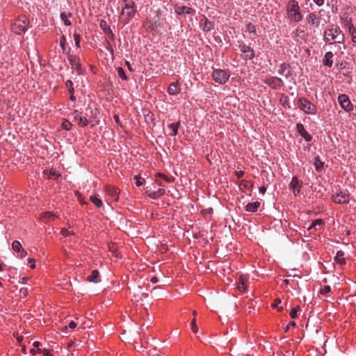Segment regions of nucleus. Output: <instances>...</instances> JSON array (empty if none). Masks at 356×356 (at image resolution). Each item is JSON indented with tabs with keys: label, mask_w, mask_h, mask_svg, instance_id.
<instances>
[{
	"label": "nucleus",
	"mask_w": 356,
	"mask_h": 356,
	"mask_svg": "<svg viewBox=\"0 0 356 356\" xmlns=\"http://www.w3.org/2000/svg\"><path fill=\"white\" fill-rule=\"evenodd\" d=\"M344 33L337 24H331L328 25L323 32V41L326 44H341L344 42Z\"/></svg>",
	"instance_id": "nucleus-1"
},
{
	"label": "nucleus",
	"mask_w": 356,
	"mask_h": 356,
	"mask_svg": "<svg viewBox=\"0 0 356 356\" xmlns=\"http://www.w3.org/2000/svg\"><path fill=\"white\" fill-rule=\"evenodd\" d=\"M286 11L288 19L292 22L298 23L303 19L300 8L296 0H289L288 1Z\"/></svg>",
	"instance_id": "nucleus-2"
},
{
	"label": "nucleus",
	"mask_w": 356,
	"mask_h": 356,
	"mask_svg": "<svg viewBox=\"0 0 356 356\" xmlns=\"http://www.w3.org/2000/svg\"><path fill=\"white\" fill-rule=\"evenodd\" d=\"M136 12V3L133 0H129L122 8L120 17L124 24H127L134 17Z\"/></svg>",
	"instance_id": "nucleus-3"
},
{
	"label": "nucleus",
	"mask_w": 356,
	"mask_h": 356,
	"mask_svg": "<svg viewBox=\"0 0 356 356\" xmlns=\"http://www.w3.org/2000/svg\"><path fill=\"white\" fill-rule=\"evenodd\" d=\"M29 19L24 15L19 17L12 24L11 29L17 35L26 32L29 29Z\"/></svg>",
	"instance_id": "nucleus-4"
},
{
	"label": "nucleus",
	"mask_w": 356,
	"mask_h": 356,
	"mask_svg": "<svg viewBox=\"0 0 356 356\" xmlns=\"http://www.w3.org/2000/svg\"><path fill=\"white\" fill-rule=\"evenodd\" d=\"M298 106L306 114L314 115L316 113L317 108L315 104L305 97H300L298 99Z\"/></svg>",
	"instance_id": "nucleus-5"
},
{
	"label": "nucleus",
	"mask_w": 356,
	"mask_h": 356,
	"mask_svg": "<svg viewBox=\"0 0 356 356\" xmlns=\"http://www.w3.org/2000/svg\"><path fill=\"white\" fill-rule=\"evenodd\" d=\"M66 55L72 69L75 70L78 75L85 74L86 69L83 67L80 58L76 55L70 54L68 51L66 53Z\"/></svg>",
	"instance_id": "nucleus-6"
},
{
	"label": "nucleus",
	"mask_w": 356,
	"mask_h": 356,
	"mask_svg": "<svg viewBox=\"0 0 356 356\" xmlns=\"http://www.w3.org/2000/svg\"><path fill=\"white\" fill-rule=\"evenodd\" d=\"M230 72L229 70L213 69L212 72L213 80L218 84L223 85L229 80Z\"/></svg>",
	"instance_id": "nucleus-7"
},
{
	"label": "nucleus",
	"mask_w": 356,
	"mask_h": 356,
	"mask_svg": "<svg viewBox=\"0 0 356 356\" xmlns=\"http://www.w3.org/2000/svg\"><path fill=\"white\" fill-rule=\"evenodd\" d=\"M264 83L275 90H280L284 86L283 80L277 76H268L264 80Z\"/></svg>",
	"instance_id": "nucleus-8"
},
{
	"label": "nucleus",
	"mask_w": 356,
	"mask_h": 356,
	"mask_svg": "<svg viewBox=\"0 0 356 356\" xmlns=\"http://www.w3.org/2000/svg\"><path fill=\"white\" fill-rule=\"evenodd\" d=\"M238 49L242 53V58L245 61L251 60L255 56L254 50L249 45L242 42L238 44Z\"/></svg>",
	"instance_id": "nucleus-9"
},
{
	"label": "nucleus",
	"mask_w": 356,
	"mask_h": 356,
	"mask_svg": "<svg viewBox=\"0 0 356 356\" xmlns=\"http://www.w3.org/2000/svg\"><path fill=\"white\" fill-rule=\"evenodd\" d=\"M340 106L346 112H351L353 111L354 106L351 103L349 97L346 94H341L337 98Z\"/></svg>",
	"instance_id": "nucleus-10"
},
{
	"label": "nucleus",
	"mask_w": 356,
	"mask_h": 356,
	"mask_svg": "<svg viewBox=\"0 0 356 356\" xmlns=\"http://www.w3.org/2000/svg\"><path fill=\"white\" fill-rule=\"evenodd\" d=\"M332 200L336 204H348L349 202V193L347 191H340L332 195Z\"/></svg>",
	"instance_id": "nucleus-11"
},
{
	"label": "nucleus",
	"mask_w": 356,
	"mask_h": 356,
	"mask_svg": "<svg viewBox=\"0 0 356 356\" xmlns=\"http://www.w3.org/2000/svg\"><path fill=\"white\" fill-rule=\"evenodd\" d=\"M73 115H74V120L78 121L79 126L81 127L88 126L92 122L90 118H87L85 116H82L81 113L78 110H74Z\"/></svg>",
	"instance_id": "nucleus-12"
},
{
	"label": "nucleus",
	"mask_w": 356,
	"mask_h": 356,
	"mask_svg": "<svg viewBox=\"0 0 356 356\" xmlns=\"http://www.w3.org/2000/svg\"><path fill=\"white\" fill-rule=\"evenodd\" d=\"M33 346L36 348H32L30 350V353L33 355H35L36 353H42L44 356H53L50 350L40 348L42 346L40 342L35 341L33 342Z\"/></svg>",
	"instance_id": "nucleus-13"
},
{
	"label": "nucleus",
	"mask_w": 356,
	"mask_h": 356,
	"mask_svg": "<svg viewBox=\"0 0 356 356\" xmlns=\"http://www.w3.org/2000/svg\"><path fill=\"white\" fill-rule=\"evenodd\" d=\"M277 73L284 76L286 79L290 78L293 75L290 65L286 63H282L280 64Z\"/></svg>",
	"instance_id": "nucleus-14"
},
{
	"label": "nucleus",
	"mask_w": 356,
	"mask_h": 356,
	"mask_svg": "<svg viewBox=\"0 0 356 356\" xmlns=\"http://www.w3.org/2000/svg\"><path fill=\"white\" fill-rule=\"evenodd\" d=\"M306 21L309 25L318 28L320 25L321 19L316 12H311L307 15Z\"/></svg>",
	"instance_id": "nucleus-15"
},
{
	"label": "nucleus",
	"mask_w": 356,
	"mask_h": 356,
	"mask_svg": "<svg viewBox=\"0 0 356 356\" xmlns=\"http://www.w3.org/2000/svg\"><path fill=\"white\" fill-rule=\"evenodd\" d=\"M296 131L307 142H310L312 140V135L305 129L302 123L299 122L296 124Z\"/></svg>",
	"instance_id": "nucleus-16"
},
{
	"label": "nucleus",
	"mask_w": 356,
	"mask_h": 356,
	"mask_svg": "<svg viewBox=\"0 0 356 356\" xmlns=\"http://www.w3.org/2000/svg\"><path fill=\"white\" fill-rule=\"evenodd\" d=\"M289 186L293 189L294 195L296 196L300 192L301 188L302 186V181L299 180L297 177H293L291 179Z\"/></svg>",
	"instance_id": "nucleus-17"
},
{
	"label": "nucleus",
	"mask_w": 356,
	"mask_h": 356,
	"mask_svg": "<svg viewBox=\"0 0 356 356\" xmlns=\"http://www.w3.org/2000/svg\"><path fill=\"white\" fill-rule=\"evenodd\" d=\"M43 175L47 179H54L57 180L61 176V174L56 170V169L51 168L45 169L43 171Z\"/></svg>",
	"instance_id": "nucleus-18"
},
{
	"label": "nucleus",
	"mask_w": 356,
	"mask_h": 356,
	"mask_svg": "<svg viewBox=\"0 0 356 356\" xmlns=\"http://www.w3.org/2000/svg\"><path fill=\"white\" fill-rule=\"evenodd\" d=\"M99 26L102 29V30L107 35L108 38L110 40H114L115 35H114L112 30L111 29L110 26L107 24V22L105 20L102 19L100 21Z\"/></svg>",
	"instance_id": "nucleus-19"
},
{
	"label": "nucleus",
	"mask_w": 356,
	"mask_h": 356,
	"mask_svg": "<svg viewBox=\"0 0 356 356\" xmlns=\"http://www.w3.org/2000/svg\"><path fill=\"white\" fill-rule=\"evenodd\" d=\"M175 11L177 15H183V14H193L195 10L191 8L186 6H178L176 5L175 7Z\"/></svg>",
	"instance_id": "nucleus-20"
},
{
	"label": "nucleus",
	"mask_w": 356,
	"mask_h": 356,
	"mask_svg": "<svg viewBox=\"0 0 356 356\" xmlns=\"http://www.w3.org/2000/svg\"><path fill=\"white\" fill-rule=\"evenodd\" d=\"M145 193L149 198L156 200L165 195V190L163 188H161L156 191H150L148 190L145 191Z\"/></svg>",
	"instance_id": "nucleus-21"
},
{
	"label": "nucleus",
	"mask_w": 356,
	"mask_h": 356,
	"mask_svg": "<svg viewBox=\"0 0 356 356\" xmlns=\"http://www.w3.org/2000/svg\"><path fill=\"white\" fill-rule=\"evenodd\" d=\"M105 191L113 200L117 201L118 200V188L113 186H106Z\"/></svg>",
	"instance_id": "nucleus-22"
},
{
	"label": "nucleus",
	"mask_w": 356,
	"mask_h": 356,
	"mask_svg": "<svg viewBox=\"0 0 356 356\" xmlns=\"http://www.w3.org/2000/svg\"><path fill=\"white\" fill-rule=\"evenodd\" d=\"M65 87L70 94V99L72 102H75L76 98L74 95V83L72 80H67L65 83Z\"/></svg>",
	"instance_id": "nucleus-23"
},
{
	"label": "nucleus",
	"mask_w": 356,
	"mask_h": 356,
	"mask_svg": "<svg viewBox=\"0 0 356 356\" xmlns=\"http://www.w3.org/2000/svg\"><path fill=\"white\" fill-rule=\"evenodd\" d=\"M12 248L15 252H19L21 257H24L26 254V252L22 248L21 243L18 241L13 242Z\"/></svg>",
	"instance_id": "nucleus-24"
},
{
	"label": "nucleus",
	"mask_w": 356,
	"mask_h": 356,
	"mask_svg": "<svg viewBox=\"0 0 356 356\" xmlns=\"http://www.w3.org/2000/svg\"><path fill=\"white\" fill-rule=\"evenodd\" d=\"M238 187L243 192H245L246 190L251 192L253 188V184L246 179H242L238 184Z\"/></svg>",
	"instance_id": "nucleus-25"
},
{
	"label": "nucleus",
	"mask_w": 356,
	"mask_h": 356,
	"mask_svg": "<svg viewBox=\"0 0 356 356\" xmlns=\"http://www.w3.org/2000/svg\"><path fill=\"white\" fill-rule=\"evenodd\" d=\"M333 54L331 51H327L325 53L323 58V64L325 66H327L328 67H331L333 65L332 58H333Z\"/></svg>",
	"instance_id": "nucleus-26"
},
{
	"label": "nucleus",
	"mask_w": 356,
	"mask_h": 356,
	"mask_svg": "<svg viewBox=\"0 0 356 356\" xmlns=\"http://www.w3.org/2000/svg\"><path fill=\"white\" fill-rule=\"evenodd\" d=\"M181 92V88L179 87L178 83H171L168 88V92L170 95H175Z\"/></svg>",
	"instance_id": "nucleus-27"
},
{
	"label": "nucleus",
	"mask_w": 356,
	"mask_h": 356,
	"mask_svg": "<svg viewBox=\"0 0 356 356\" xmlns=\"http://www.w3.org/2000/svg\"><path fill=\"white\" fill-rule=\"evenodd\" d=\"M56 218V216L54 213L51 211H47L44 213H42L40 215V219L44 222L47 223L51 220H54Z\"/></svg>",
	"instance_id": "nucleus-28"
},
{
	"label": "nucleus",
	"mask_w": 356,
	"mask_h": 356,
	"mask_svg": "<svg viewBox=\"0 0 356 356\" xmlns=\"http://www.w3.org/2000/svg\"><path fill=\"white\" fill-rule=\"evenodd\" d=\"M202 27L204 32H209L214 29V23L209 21L207 17H204V22L202 24Z\"/></svg>",
	"instance_id": "nucleus-29"
},
{
	"label": "nucleus",
	"mask_w": 356,
	"mask_h": 356,
	"mask_svg": "<svg viewBox=\"0 0 356 356\" xmlns=\"http://www.w3.org/2000/svg\"><path fill=\"white\" fill-rule=\"evenodd\" d=\"M334 261L339 265L343 266L346 264V259L344 257V252L342 250L337 251L334 257Z\"/></svg>",
	"instance_id": "nucleus-30"
},
{
	"label": "nucleus",
	"mask_w": 356,
	"mask_h": 356,
	"mask_svg": "<svg viewBox=\"0 0 356 356\" xmlns=\"http://www.w3.org/2000/svg\"><path fill=\"white\" fill-rule=\"evenodd\" d=\"M99 273L97 270H93L90 275L87 277V281L90 282L97 283L100 281L99 279Z\"/></svg>",
	"instance_id": "nucleus-31"
},
{
	"label": "nucleus",
	"mask_w": 356,
	"mask_h": 356,
	"mask_svg": "<svg viewBox=\"0 0 356 356\" xmlns=\"http://www.w3.org/2000/svg\"><path fill=\"white\" fill-rule=\"evenodd\" d=\"M292 36L294 38H300L301 39H305L307 33L305 30L300 29L299 26L292 32Z\"/></svg>",
	"instance_id": "nucleus-32"
},
{
	"label": "nucleus",
	"mask_w": 356,
	"mask_h": 356,
	"mask_svg": "<svg viewBox=\"0 0 356 356\" xmlns=\"http://www.w3.org/2000/svg\"><path fill=\"white\" fill-rule=\"evenodd\" d=\"M259 206L260 203L259 202L248 203L245 206V211L250 213H254L257 211Z\"/></svg>",
	"instance_id": "nucleus-33"
},
{
	"label": "nucleus",
	"mask_w": 356,
	"mask_h": 356,
	"mask_svg": "<svg viewBox=\"0 0 356 356\" xmlns=\"http://www.w3.org/2000/svg\"><path fill=\"white\" fill-rule=\"evenodd\" d=\"M180 127V122L178 121L175 123H171L168 125V129L171 130V133L170 134L172 136H175L178 134V129Z\"/></svg>",
	"instance_id": "nucleus-34"
},
{
	"label": "nucleus",
	"mask_w": 356,
	"mask_h": 356,
	"mask_svg": "<svg viewBox=\"0 0 356 356\" xmlns=\"http://www.w3.org/2000/svg\"><path fill=\"white\" fill-rule=\"evenodd\" d=\"M314 160V165L316 170L318 172H321L323 168L324 163L320 159L319 156H315Z\"/></svg>",
	"instance_id": "nucleus-35"
},
{
	"label": "nucleus",
	"mask_w": 356,
	"mask_h": 356,
	"mask_svg": "<svg viewBox=\"0 0 356 356\" xmlns=\"http://www.w3.org/2000/svg\"><path fill=\"white\" fill-rule=\"evenodd\" d=\"M72 13H65V12H61L60 13V19L63 22L65 26H70L72 24L70 20L68 19V17H72Z\"/></svg>",
	"instance_id": "nucleus-36"
},
{
	"label": "nucleus",
	"mask_w": 356,
	"mask_h": 356,
	"mask_svg": "<svg viewBox=\"0 0 356 356\" xmlns=\"http://www.w3.org/2000/svg\"><path fill=\"white\" fill-rule=\"evenodd\" d=\"M144 27L150 32L154 31L155 29L158 27L157 23L156 22H153L152 21H148L144 24Z\"/></svg>",
	"instance_id": "nucleus-37"
},
{
	"label": "nucleus",
	"mask_w": 356,
	"mask_h": 356,
	"mask_svg": "<svg viewBox=\"0 0 356 356\" xmlns=\"http://www.w3.org/2000/svg\"><path fill=\"white\" fill-rule=\"evenodd\" d=\"M90 201L98 208L103 205L102 200L99 198L98 195H92L90 197Z\"/></svg>",
	"instance_id": "nucleus-38"
},
{
	"label": "nucleus",
	"mask_w": 356,
	"mask_h": 356,
	"mask_svg": "<svg viewBox=\"0 0 356 356\" xmlns=\"http://www.w3.org/2000/svg\"><path fill=\"white\" fill-rule=\"evenodd\" d=\"M280 101L283 107L286 108H291V106L289 104V99L288 96L282 95Z\"/></svg>",
	"instance_id": "nucleus-39"
},
{
	"label": "nucleus",
	"mask_w": 356,
	"mask_h": 356,
	"mask_svg": "<svg viewBox=\"0 0 356 356\" xmlns=\"http://www.w3.org/2000/svg\"><path fill=\"white\" fill-rule=\"evenodd\" d=\"M301 312V308L300 306L297 305L296 307L291 309L289 315L291 318H296Z\"/></svg>",
	"instance_id": "nucleus-40"
},
{
	"label": "nucleus",
	"mask_w": 356,
	"mask_h": 356,
	"mask_svg": "<svg viewBox=\"0 0 356 356\" xmlns=\"http://www.w3.org/2000/svg\"><path fill=\"white\" fill-rule=\"evenodd\" d=\"M348 33L351 37V40L353 43H356V28L354 25H351L348 29Z\"/></svg>",
	"instance_id": "nucleus-41"
},
{
	"label": "nucleus",
	"mask_w": 356,
	"mask_h": 356,
	"mask_svg": "<svg viewBox=\"0 0 356 356\" xmlns=\"http://www.w3.org/2000/svg\"><path fill=\"white\" fill-rule=\"evenodd\" d=\"M324 223L325 222L323 219H316L312 222L311 225L308 228V230H310L312 228H316V226H323Z\"/></svg>",
	"instance_id": "nucleus-42"
},
{
	"label": "nucleus",
	"mask_w": 356,
	"mask_h": 356,
	"mask_svg": "<svg viewBox=\"0 0 356 356\" xmlns=\"http://www.w3.org/2000/svg\"><path fill=\"white\" fill-rule=\"evenodd\" d=\"M117 72H118V76L124 80V81H127L128 80V77L124 72V70H123L122 67H117Z\"/></svg>",
	"instance_id": "nucleus-43"
},
{
	"label": "nucleus",
	"mask_w": 356,
	"mask_h": 356,
	"mask_svg": "<svg viewBox=\"0 0 356 356\" xmlns=\"http://www.w3.org/2000/svg\"><path fill=\"white\" fill-rule=\"evenodd\" d=\"M61 127L63 129H65L66 131H70L72 128V124L67 119H64Z\"/></svg>",
	"instance_id": "nucleus-44"
},
{
	"label": "nucleus",
	"mask_w": 356,
	"mask_h": 356,
	"mask_svg": "<svg viewBox=\"0 0 356 356\" xmlns=\"http://www.w3.org/2000/svg\"><path fill=\"white\" fill-rule=\"evenodd\" d=\"M156 177L161 178L168 183H170L173 181L172 178H170V177L166 176L165 175L160 173V172H159L156 175Z\"/></svg>",
	"instance_id": "nucleus-45"
},
{
	"label": "nucleus",
	"mask_w": 356,
	"mask_h": 356,
	"mask_svg": "<svg viewBox=\"0 0 356 356\" xmlns=\"http://www.w3.org/2000/svg\"><path fill=\"white\" fill-rule=\"evenodd\" d=\"M65 44H66V38L64 35H63L60 40V46L63 50V52L66 54V53H67V52L66 51Z\"/></svg>",
	"instance_id": "nucleus-46"
},
{
	"label": "nucleus",
	"mask_w": 356,
	"mask_h": 356,
	"mask_svg": "<svg viewBox=\"0 0 356 356\" xmlns=\"http://www.w3.org/2000/svg\"><path fill=\"white\" fill-rule=\"evenodd\" d=\"M134 178L136 180V185L138 187L143 186L145 181V179L140 177L139 175H135Z\"/></svg>",
	"instance_id": "nucleus-47"
},
{
	"label": "nucleus",
	"mask_w": 356,
	"mask_h": 356,
	"mask_svg": "<svg viewBox=\"0 0 356 356\" xmlns=\"http://www.w3.org/2000/svg\"><path fill=\"white\" fill-rule=\"evenodd\" d=\"M237 287L238 289L241 292H244L245 291L246 286L243 278L240 277Z\"/></svg>",
	"instance_id": "nucleus-48"
},
{
	"label": "nucleus",
	"mask_w": 356,
	"mask_h": 356,
	"mask_svg": "<svg viewBox=\"0 0 356 356\" xmlns=\"http://www.w3.org/2000/svg\"><path fill=\"white\" fill-rule=\"evenodd\" d=\"M246 29L250 33L256 34V27L252 23L248 22L246 25Z\"/></svg>",
	"instance_id": "nucleus-49"
},
{
	"label": "nucleus",
	"mask_w": 356,
	"mask_h": 356,
	"mask_svg": "<svg viewBox=\"0 0 356 356\" xmlns=\"http://www.w3.org/2000/svg\"><path fill=\"white\" fill-rule=\"evenodd\" d=\"M75 45L77 48H80L81 35L79 33H74L73 35Z\"/></svg>",
	"instance_id": "nucleus-50"
},
{
	"label": "nucleus",
	"mask_w": 356,
	"mask_h": 356,
	"mask_svg": "<svg viewBox=\"0 0 356 356\" xmlns=\"http://www.w3.org/2000/svg\"><path fill=\"white\" fill-rule=\"evenodd\" d=\"M280 303H281V300L279 299V298L276 299V300H275L274 302L273 303L272 307H275V308H277L279 312H281V311L283 310V307H279V305Z\"/></svg>",
	"instance_id": "nucleus-51"
},
{
	"label": "nucleus",
	"mask_w": 356,
	"mask_h": 356,
	"mask_svg": "<svg viewBox=\"0 0 356 356\" xmlns=\"http://www.w3.org/2000/svg\"><path fill=\"white\" fill-rule=\"evenodd\" d=\"M60 234L64 236H68L74 234L73 232H70L67 228H62L60 230Z\"/></svg>",
	"instance_id": "nucleus-52"
},
{
	"label": "nucleus",
	"mask_w": 356,
	"mask_h": 356,
	"mask_svg": "<svg viewBox=\"0 0 356 356\" xmlns=\"http://www.w3.org/2000/svg\"><path fill=\"white\" fill-rule=\"evenodd\" d=\"M331 291V288L329 285L324 286L320 291L321 294L325 295Z\"/></svg>",
	"instance_id": "nucleus-53"
},
{
	"label": "nucleus",
	"mask_w": 356,
	"mask_h": 356,
	"mask_svg": "<svg viewBox=\"0 0 356 356\" xmlns=\"http://www.w3.org/2000/svg\"><path fill=\"white\" fill-rule=\"evenodd\" d=\"M105 48L113 55L114 50L111 43L108 41H106L104 44Z\"/></svg>",
	"instance_id": "nucleus-54"
},
{
	"label": "nucleus",
	"mask_w": 356,
	"mask_h": 356,
	"mask_svg": "<svg viewBox=\"0 0 356 356\" xmlns=\"http://www.w3.org/2000/svg\"><path fill=\"white\" fill-rule=\"evenodd\" d=\"M344 24L346 26L348 27V29H350V26L351 25H353V22H352V18L350 17H347L346 19H345V21H344Z\"/></svg>",
	"instance_id": "nucleus-55"
},
{
	"label": "nucleus",
	"mask_w": 356,
	"mask_h": 356,
	"mask_svg": "<svg viewBox=\"0 0 356 356\" xmlns=\"http://www.w3.org/2000/svg\"><path fill=\"white\" fill-rule=\"evenodd\" d=\"M296 323H295L294 321H290V322L288 323V325H286V327H285L284 331H285L286 332H287L289 331V328H290L291 327H294L296 326Z\"/></svg>",
	"instance_id": "nucleus-56"
},
{
	"label": "nucleus",
	"mask_w": 356,
	"mask_h": 356,
	"mask_svg": "<svg viewBox=\"0 0 356 356\" xmlns=\"http://www.w3.org/2000/svg\"><path fill=\"white\" fill-rule=\"evenodd\" d=\"M234 174L237 177L238 179H240L241 177H242L244 175L245 172L243 170H238V171H235Z\"/></svg>",
	"instance_id": "nucleus-57"
},
{
	"label": "nucleus",
	"mask_w": 356,
	"mask_h": 356,
	"mask_svg": "<svg viewBox=\"0 0 356 356\" xmlns=\"http://www.w3.org/2000/svg\"><path fill=\"white\" fill-rule=\"evenodd\" d=\"M313 1L318 6H323L325 3V0H313Z\"/></svg>",
	"instance_id": "nucleus-58"
},
{
	"label": "nucleus",
	"mask_w": 356,
	"mask_h": 356,
	"mask_svg": "<svg viewBox=\"0 0 356 356\" xmlns=\"http://www.w3.org/2000/svg\"><path fill=\"white\" fill-rule=\"evenodd\" d=\"M68 327L71 329H74L76 327V323L74 321H72L69 323Z\"/></svg>",
	"instance_id": "nucleus-59"
},
{
	"label": "nucleus",
	"mask_w": 356,
	"mask_h": 356,
	"mask_svg": "<svg viewBox=\"0 0 356 356\" xmlns=\"http://www.w3.org/2000/svg\"><path fill=\"white\" fill-rule=\"evenodd\" d=\"M259 193H261V194H265L266 191V188L263 186H261L259 189Z\"/></svg>",
	"instance_id": "nucleus-60"
},
{
	"label": "nucleus",
	"mask_w": 356,
	"mask_h": 356,
	"mask_svg": "<svg viewBox=\"0 0 356 356\" xmlns=\"http://www.w3.org/2000/svg\"><path fill=\"white\" fill-rule=\"evenodd\" d=\"M29 262L31 264V268H34L35 267V260L33 259H29Z\"/></svg>",
	"instance_id": "nucleus-61"
},
{
	"label": "nucleus",
	"mask_w": 356,
	"mask_h": 356,
	"mask_svg": "<svg viewBox=\"0 0 356 356\" xmlns=\"http://www.w3.org/2000/svg\"><path fill=\"white\" fill-rule=\"evenodd\" d=\"M155 183L157 184L159 186L164 187L165 185L163 184V181L159 179H156Z\"/></svg>",
	"instance_id": "nucleus-62"
},
{
	"label": "nucleus",
	"mask_w": 356,
	"mask_h": 356,
	"mask_svg": "<svg viewBox=\"0 0 356 356\" xmlns=\"http://www.w3.org/2000/svg\"><path fill=\"white\" fill-rule=\"evenodd\" d=\"M191 330L194 333L196 334L198 331V327H197V325L191 326Z\"/></svg>",
	"instance_id": "nucleus-63"
},
{
	"label": "nucleus",
	"mask_w": 356,
	"mask_h": 356,
	"mask_svg": "<svg viewBox=\"0 0 356 356\" xmlns=\"http://www.w3.org/2000/svg\"><path fill=\"white\" fill-rule=\"evenodd\" d=\"M113 118H114V120L115 122L117 123V124H120V118L118 115H115L113 116Z\"/></svg>",
	"instance_id": "nucleus-64"
}]
</instances>
